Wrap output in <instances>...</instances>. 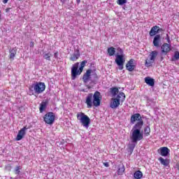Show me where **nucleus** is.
Returning a JSON list of instances; mask_svg holds the SVG:
<instances>
[{
	"label": "nucleus",
	"mask_w": 179,
	"mask_h": 179,
	"mask_svg": "<svg viewBox=\"0 0 179 179\" xmlns=\"http://www.w3.org/2000/svg\"><path fill=\"white\" fill-rule=\"evenodd\" d=\"M117 5H125V3H127V0H117Z\"/></svg>",
	"instance_id": "nucleus-31"
},
{
	"label": "nucleus",
	"mask_w": 179,
	"mask_h": 179,
	"mask_svg": "<svg viewBox=\"0 0 179 179\" xmlns=\"http://www.w3.org/2000/svg\"><path fill=\"white\" fill-rule=\"evenodd\" d=\"M158 55H159V52H157V51L156 50L152 51L148 55V59L145 60V66L147 68L152 66L155 61H156V58L157 57Z\"/></svg>",
	"instance_id": "nucleus-7"
},
{
	"label": "nucleus",
	"mask_w": 179,
	"mask_h": 179,
	"mask_svg": "<svg viewBox=\"0 0 179 179\" xmlns=\"http://www.w3.org/2000/svg\"><path fill=\"white\" fill-rule=\"evenodd\" d=\"M55 58H58V52H56L54 55Z\"/></svg>",
	"instance_id": "nucleus-35"
},
{
	"label": "nucleus",
	"mask_w": 179,
	"mask_h": 179,
	"mask_svg": "<svg viewBox=\"0 0 179 179\" xmlns=\"http://www.w3.org/2000/svg\"><path fill=\"white\" fill-rule=\"evenodd\" d=\"M6 12H9V8H6Z\"/></svg>",
	"instance_id": "nucleus-39"
},
{
	"label": "nucleus",
	"mask_w": 179,
	"mask_h": 179,
	"mask_svg": "<svg viewBox=\"0 0 179 179\" xmlns=\"http://www.w3.org/2000/svg\"><path fill=\"white\" fill-rule=\"evenodd\" d=\"M117 51L120 55H116L115 63L117 64V66H119V69L122 71L124 69V64H125V55L124 54V51L120 48H117Z\"/></svg>",
	"instance_id": "nucleus-6"
},
{
	"label": "nucleus",
	"mask_w": 179,
	"mask_h": 179,
	"mask_svg": "<svg viewBox=\"0 0 179 179\" xmlns=\"http://www.w3.org/2000/svg\"><path fill=\"white\" fill-rule=\"evenodd\" d=\"M77 120L79 121L80 124L87 129L89 128V125H90V117L87 116L83 112H79L77 113Z\"/></svg>",
	"instance_id": "nucleus-5"
},
{
	"label": "nucleus",
	"mask_w": 179,
	"mask_h": 179,
	"mask_svg": "<svg viewBox=\"0 0 179 179\" xmlns=\"http://www.w3.org/2000/svg\"><path fill=\"white\" fill-rule=\"evenodd\" d=\"M143 127V121L141 120L138 122L132 128L130 139L132 143H138L139 141H142L143 139V134L142 133L141 129Z\"/></svg>",
	"instance_id": "nucleus-1"
},
{
	"label": "nucleus",
	"mask_w": 179,
	"mask_h": 179,
	"mask_svg": "<svg viewBox=\"0 0 179 179\" xmlns=\"http://www.w3.org/2000/svg\"><path fill=\"white\" fill-rule=\"evenodd\" d=\"M144 134H145V135H146L147 136H148V135H150V127H146L145 129H144Z\"/></svg>",
	"instance_id": "nucleus-30"
},
{
	"label": "nucleus",
	"mask_w": 179,
	"mask_h": 179,
	"mask_svg": "<svg viewBox=\"0 0 179 179\" xmlns=\"http://www.w3.org/2000/svg\"><path fill=\"white\" fill-rule=\"evenodd\" d=\"M26 129H27L26 127H24L19 131L18 134L17 135V137L15 138L16 141H22V139H23V137L24 136V135H26Z\"/></svg>",
	"instance_id": "nucleus-14"
},
{
	"label": "nucleus",
	"mask_w": 179,
	"mask_h": 179,
	"mask_svg": "<svg viewBox=\"0 0 179 179\" xmlns=\"http://www.w3.org/2000/svg\"><path fill=\"white\" fill-rule=\"evenodd\" d=\"M1 13H2V12L0 10V15H1Z\"/></svg>",
	"instance_id": "nucleus-42"
},
{
	"label": "nucleus",
	"mask_w": 179,
	"mask_h": 179,
	"mask_svg": "<svg viewBox=\"0 0 179 179\" xmlns=\"http://www.w3.org/2000/svg\"><path fill=\"white\" fill-rule=\"evenodd\" d=\"M160 30V27L158 26L152 27L150 31V36L151 37H153V36H156L157 33H159V31Z\"/></svg>",
	"instance_id": "nucleus-15"
},
{
	"label": "nucleus",
	"mask_w": 179,
	"mask_h": 179,
	"mask_svg": "<svg viewBox=\"0 0 179 179\" xmlns=\"http://www.w3.org/2000/svg\"><path fill=\"white\" fill-rule=\"evenodd\" d=\"M62 1V2H65V1H66V0H61Z\"/></svg>",
	"instance_id": "nucleus-40"
},
{
	"label": "nucleus",
	"mask_w": 179,
	"mask_h": 179,
	"mask_svg": "<svg viewBox=\"0 0 179 179\" xmlns=\"http://www.w3.org/2000/svg\"><path fill=\"white\" fill-rule=\"evenodd\" d=\"M43 120L45 121V124L52 125L55 121V114L52 112L46 113L43 117Z\"/></svg>",
	"instance_id": "nucleus-9"
},
{
	"label": "nucleus",
	"mask_w": 179,
	"mask_h": 179,
	"mask_svg": "<svg viewBox=\"0 0 179 179\" xmlns=\"http://www.w3.org/2000/svg\"><path fill=\"white\" fill-rule=\"evenodd\" d=\"M124 171H125V167H124V166L122 165L117 170L118 176H122V174H124Z\"/></svg>",
	"instance_id": "nucleus-27"
},
{
	"label": "nucleus",
	"mask_w": 179,
	"mask_h": 179,
	"mask_svg": "<svg viewBox=\"0 0 179 179\" xmlns=\"http://www.w3.org/2000/svg\"><path fill=\"white\" fill-rule=\"evenodd\" d=\"M87 64V60H84L81 62L80 64V66L79 68L80 72H83V68H85V66H86V64Z\"/></svg>",
	"instance_id": "nucleus-28"
},
{
	"label": "nucleus",
	"mask_w": 179,
	"mask_h": 179,
	"mask_svg": "<svg viewBox=\"0 0 179 179\" xmlns=\"http://www.w3.org/2000/svg\"><path fill=\"white\" fill-rule=\"evenodd\" d=\"M78 68H79V63H76L71 68V79L73 80H75L76 79V76H78L82 73L80 69H78Z\"/></svg>",
	"instance_id": "nucleus-10"
},
{
	"label": "nucleus",
	"mask_w": 179,
	"mask_h": 179,
	"mask_svg": "<svg viewBox=\"0 0 179 179\" xmlns=\"http://www.w3.org/2000/svg\"><path fill=\"white\" fill-rule=\"evenodd\" d=\"M15 174H20V166H16L15 170Z\"/></svg>",
	"instance_id": "nucleus-32"
},
{
	"label": "nucleus",
	"mask_w": 179,
	"mask_h": 179,
	"mask_svg": "<svg viewBox=\"0 0 179 179\" xmlns=\"http://www.w3.org/2000/svg\"><path fill=\"white\" fill-rule=\"evenodd\" d=\"M134 177L136 179H141L143 177V173L141 171H136L134 174Z\"/></svg>",
	"instance_id": "nucleus-21"
},
{
	"label": "nucleus",
	"mask_w": 179,
	"mask_h": 179,
	"mask_svg": "<svg viewBox=\"0 0 179 179\" xmlns=\"http://www.w3.org/2000/svg\"><path fill=\"white\" fill-rule=\"evenodd\" d=\"M0 19H1V15H0Z\"/></svg>",
	"instance_id": "nucleus-44"
},
{
	"label": "nucleus",
	"mask_w": 179,
	"mask_h": 179,
	"mask_svg": "<svg viewBox=\"0 0 179 179\" xmlns=\"http://www.w3.org/2000/svg\"><path fill=\"white\" fill-rule=\"evenodd\" d=\"M135 144H129V148L130 149V150H134L135 149Z\"/></svg>",
	"instance_id": "nucleus-33"
},
{
	"label": "nucleus",
	"mask_w": 179,
	"mask_h": 179,
	"mask_svg": "<svg viewBox=\"0 0 179 179\" xmlns=\"http://www.w3.org/2000/svg\"><path fill=\"white\" fill-rule=\"evenodd\" d=\"M136 121H138V122L140 121H143L142 120V117H141V114L139 113H135L132 115L131 117V119H130L131 124H135Z\"/></svg>",
	"instance_id": "nucleus-13"
},
{
	"label": "nucleus",
	"mask_w": 179,
	"mask_h": 179,
	"mask_svg": "<svg viewBox=\"0 0 179 179\" xmlns=\"http://www.w3.org/2000/svg\"><path fill=\"white\" fill-rule=\"evenodd\" d=\"M108 54L109 57H113L115 54V48L114 47H110L108 48Z\"/></svg>",
	"instance_id": "nucleus-22"
},
{
	"label": "nucleus",
	"mask_w": 179,
	"mask_h": 179,
	"mask_svg": "<svg viewBox=\"0 0 179 179\" xmlns=\"http://www.w3.org/2000/svg\"><path fill=\"white\" fill-rule=\"evenodd\" d=\"M85 83H87L89 80H93V79H97V74L96 71L88 69L87 70L86 73L83 75V78Z\"/></svg>",
	"instance_id": "nucleus-8"
},
{
	"label": "nucleus",
	"mask_w": 179,
	"mask_h": 179,
	"mask_svg": "<svg viewBox=\"0 0 179 179\" xmlns=\"http://www.w3.org/2000/svg\"><path fill=\"white\" fill-rule=\"evenodd\" d=\"M103 165L105 166V167H109L110 164H108V162H104Z\"/></svg>",
	"instance_id": "nucleus-34"
},
{
	"label": "nucleus",
	"mask_w": 179,
	"mask_h": 179,
	"mask_svg": "<svg viewBox=\"0 0 179 179\" xmlns=\"http://www.w3.org/2000/svg\"><path fill=\"white\" fill-rule=\"evenodd\" d=\"M179 59V52H175L174 55L172 58V61H177Z\"/></svg>",
	"instance_id": "nucleus-29"
},
{
	"label": "nucleus",
	"mask_w": 179,
	"mask_h": 179,
	"mask_svg": "<svg viewBox=\"0 0 179 179\" xmlns=\"http://www.w3.org/2000/svg\"><path fill=\"white\" fill-rule=\"evenodd\" d=\"M134 62H135V59H131L126 64V68L129 72H132V71L136 68V66L134 64Z\"/></svg>",
	"instance_id": "nucleus-12"
},
{
	"label": "nucleus",
	"mask_w": 179,
	"mask_h": 179,
	"mask_svg": "<svg viewBox=\"0 0 179 179\" xmlns=\"http://www.w3.org/2000/svg\"><path fill=\"white\" fill-rule=\"evenodd\" d=\"M159 161L160 162L161 164L165 167H167V166L170 164V161L168 159H164L163 157H159Z\"/></svg>",
	"instance_id": "nucleus-20"
},
{
	"label": "nucleus",
	"mask_w": 179,
	"mask_h": 179,
	"mask_svg": "<svg viewBox=\"0 0 179 179\" xmlns=\"http://www.w3.org/2000/svg\"><path fill=\"white\" fill-rule=\"evenodd\" d=\"M119 90H118V88L117 87L110 88V93L112 96H113L114 97H117V94Z\"/></svg>",
	"instance_id": "nucleus-25"
},
{
	"label": "nucleus",
	"mask_w": 179,
	"mask_h": 179,
	"mask_svg": "<svg viewBox=\"0 0 179 179\" xmlns=\"http://www.w3.org/2000/svg\"><path fill=\"white\" fill-rule=\"evenodd\" d=\"M46 108H47V102H44V101L41 102L39 108L40 113H43Z\"/></svg>",
	"instance_id": "nucleus-24"
},
{
	"label": "nucleus",
	"mask_w": 179,
	"mask_h": 179,
	"mask_svg": "<svg viewBox=\"0 0 179 179\" xmlns=\"http://www.w3.org/2000/svg\"><path fill=\"white\" fill-rule=\"evenodd\" d=\"M125 100V94L124 92H120L116 96L110 100V108H117L120 107V104Z\"/></svg>",
	"instance_id": "nucleus-4"
},
{
	"label": "nucleus",
	"mask_w": 179,
	"mask_h": 179,
	"mask_svg": "<svg viewBox=\"0 0 179 179\" xmlns=\"http://www.w3.org/2000/svg\"><path fill=\"white\" fill-rule=\"evenodd\" d=\"M178 170H179V165L178 166Z\"/></svg>",
	"instance_id": "nucleus-43"
},
{
	"label": "nucleus",
	"mask_w": 179,
	"mask_h": 179,
	"mask_svg": "<svg viewBox=\"0 0 179 179\" xmlns=\"http://www.w3.org/2000/svg\"><path fill=\"white\" fill-rule=\"evenodd\" d=\"M7 170H10V166H6Z\"/></svg>",
	"instance_id": "nucleus-37"
},
{
	"label": "nucleus",
	"mask_w": 179,
	"mask_h": 179,
	"mask_svg": "<svg viewBox=\"0 0 179 179\" xmlns=\"http://www.w3.org/2000/svg\"><path fill=\"white\" fill-rule=\"evenodd\" d=\"M34 44L33 43H31V47H33Z\"/></svg>",
	"instance_id": "nucleus-41"
},
{
	"label": "nucleus",
	"mask_w": 179,
	"mask_h": 179,
	"mask_svg": "<svg viewBox=\"0 0 179 179\" xmlns=\"http://www.w3.org/2000/svg\"><path fill=\"white\" fill-rule=\"evenodd\" d=\"M145 83L148 85V86L153 87L155 86V79L150 77H145Z\"/></svg>",
	"instance_id": "nucleus-17"
},
{
	"label": "nucleus",
	"mask_w": 179,
	"mask_h": 179,
	"mask_svg": "<svg viewBox=\"0 0 179 179\" xmlns=\"http://www.w3.org/2000/svg\"><path fill=\"white\" fill-rule=\"evenodd\" d=\"M80 57V53H79V51L77 50L76 52H74L73 55H71L70 57L71 61H76L79 59Z\"/></svg>",
	"instance_id": "nucleus-19"
},
{
	"label": "nucleus",
	"mask_w": 179,
	"mask_h": 179,
	"mask_svg": "<svg viewBox=\"0 0 179 179\" xmlns=\"http://www.w3.org/2000/svg\"><path fill=\"white\" fill-rule=\"evenodd\" d=\"M29 96L35 94H41L45 90V84L44 83H35L29 87Z\"/></svg>",
	"instance_id": "nucleus-3"
},
{
	"label": "nucleus",
	"mask_w": 179,
	"mask_h": 179,
	"mask_svg": "<svg viewBox=\"0 0 179 179\" xmlns=\"http://www.w3.org/2000/svg\"><path fill=\"white\" fill-rule=\"evenodd\" d=\"M160 38H161L160 35H156L155 36L153 42H152L155 47H159V45H160Z\"/></svg>",
	"instance_id": "nucleus-18"
},
{
	"label": "nucleus",
	"mask_w": 179,
	"mask_h": 179,
	"mask_svg": "<svg viewBox=\"0 0 179 179\" xmlns=\"http://www.w3.org/2000/svg\"><path fill=\"white\" fill-rule=\"evenodd\" d=\"M101 103V94L100 92L96 91L94 94H88L85 99V103L87 106V108H92L93 106L94 107H99Z\"/></svg>",
	"instance_id": "nucleus-2"
},
{
	"label": "nucleus",
	"mask_w": 179,
	"mask_h": 179,
	"mask_svg": "<svg viewBox=\"0 0 179 179\" xmlns=\"http://www.w3.org/2000/svg\"><path fill=\"white\" fill-rule=\"evenodd\" d=\"M9 0H3V3H8V1Z\"/></svg>",
	"instance_id": "nucleus-36"
},
{
	"label": "nucleus",
	"mask_w": 179,
	"mask_h": 179,
	"mask_svg": "<svg viewBox=\"0 0 179 179\" xmlns=\"http://www.w3.org/2000/svg\"><path fill=\"white\" fill-rule=\"evenodd\" d=\"M16 48H13L10 50V59H13L16 57Z\"/></svg>",
	"instance_id": "nucleus-23"
},
{
	"label": "nucleus",
	"mask_w": 179,
	"mask_h": 179,
	"mask_svg": "<svg viewBox=\"0 0 179 179\" xmlns=\"http://www.w3.org/2000/svg\"><path fill=\"white\" fill-rule=\"evenodd\" d=\"M51 53L50 52H44L43 53V58L46 59V61H51Z\"/></svg>",
	"instance_id": "nucleus-26"
},
{
	"label": "nucleus",
	"mask_w": 179,
	"mask_h": 179,
	"mask_svg": "<svg viewBox=\"0 0 179 179\" xmlns=\"http://www.w3.org/2000/svg\"><path fill=\"white\" fill-rule=\"evenodd\" d=\"M77 3H80V0H76Z\"/></svg>",
	"instance_id": "nucleus-38"
},
{
	"label": "nucleus",
	"mask_w": 179,
	"mask_h": 179,
	"mask_svg": "<svg viewBox=\"0 0 179 179\" xmlns=\"http://www.w3.org/2000/svg\"><path fill=\"white\" fill-rule=\"evenodd\" d=\"M162 52H164L167 54L169 51H171V48H170V45L169 43H164L162 47Z\"/></svg>",
	"instance_id": "nucleus-16"
},
{
	"label": "nucleus",
	"mask_w": 179,
	"mask_h": 179,
	"mask_svg": "<svg viewBox=\"0 0 179 179\" xmlns=\"http://www.w3.org/2000/svg\"><path fill=\"white\" fill-rule=\"evenodd\" d=\"M158 153H159L161 156L166 157L170 155V149L167 147H162L158 150Z\"/></svg>",
	"instance_id": "nucleus-11"
}]
</instances>
